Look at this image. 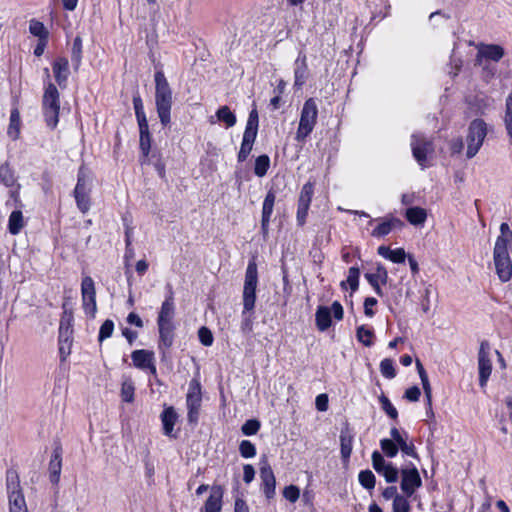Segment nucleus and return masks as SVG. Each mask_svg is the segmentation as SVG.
<instances>
[{
  "instance_id": "a18cd8bd",
  "label": "nucleus",
  "mask_w": 512,
  "mask_h": 512,
  "mask_svg": "<svg viewBox=\"0 0 512 512\" xmlns=\"http://www.w3.org/2000/svg\"><path fill=\"white\" fill-rule=\"evenodd\" d=\"M314 194V183L307 182L303 185L298 202L299 203H305V204H311L312 197Z\"/></svg>"
},
{
  "instance_id": "37998d69",
  "label": "nucleus",
  "mask_w": 512,
  "mask_h": 512,
  "mask_svg": "<svg viewBox=\"0 0 512 512\" xmlns=\"http://www.w3.org/2000/svg\"><path fill=\"white\" fill-rule=\"evenodd\" d=\"M0 182L6 187H12L15 183V177L7 163L0 164Z\"/></svg>"
},
{
  "instance_id": "13d9d810",
  "label": "nucleus",
  "mask_w": 512,
  "mask_h": 512,
  "mask_svg": "<svg viewBox=\"0 0 512 512\" xmlns=\"http://www.w3.org/2000/svg\"><path fill=\"white\" fill-rule=\"evenodd\" d=\"M393 512H409L410 504L405 496H396L393 500Z\"/></svg>"
},
{
  "instance_id": "c03bdc74",
  "label": "nucleus",
  "mask_w": 512,
  "mask_h": 512,
  "mask_svg": "<svg viewBox=\"0 0 512 512\" xmlns=\"http://www.w3.org/2000/svg\"><path fill=\"white\" fill-rule=\"evenodd\" d=\"M135 387L131 379L123 381L121 386V397L124 402L131 403L134 400Z\"/></svg>"
},
{
  "instance_id": "39448f33",
  "label": "nucleus",
  "mask_w": 512,
  "mask_h": 512,
  "mask_svg": "<svg viewBox=\"0 0 512 512\" xmlns=\"http://www.w3.org/2000/svg\"><path fill=\"white\" fill-rule=\"evenodd\" d=\"M258 270L255 261L248 263L243 288V315L255 307Z\"/></svg>"
},
{
  "instance_id": "2f4dec72",
  "label": "nucleus",
  "mask_w": 512,
  "mask_h": 512,
  "mask_svg": "<svg viewBox=\"0 0 512 512\" xmlns=\"http://www.w3.org/2000/svg\"><path fill=\"white\" fill-rule=\"evenodd\" d=\"M24 226L23 214L20 210H14L9 216L8 230L12 235H17Z\"/></svg>"
},
{
  "instance_id": "473e14b6",
  "label": "nucleus",
  "mask_w": 512,
  "mask_h": 512,
  "mask_svg": "<svg viewBox=\"0 0 512 512\" xmlns=\"http://www.w3.org/2000/svg\"><path fill=\"white\" fill-rule=\"evenodd\" d=\"M295 64H296V68L294 71V76H295L294 85L301 87L305 83L306 78H307L306 57L303 56L302 60H300V58H298L296 60Z\"/></svg>"
},
{
  "instance_id": "603ef678",
  "label": "nucleus",
  "mask_w": 512,
  "mask_h": 512,
  "mask_svg": "<svg viewBox=\"0 0 512 512\" xmlns=\"http://www.w3.org/2000/svg\"><path fill=\"white\" fill-rule=\"evenodd\" d=\"M260 422L256 419L247 420L241 427V431L246 436L255 435L260 429Z\"/></svg>"
},
{
  "instance_id": "774afa93",
  "label": "nucleus",
  "mask_w": 512,
  "mask_h": 512,
  "mask_svg": "<svg viewBox=\"0 0 512 512\" xmlns=\"http://www.w3.org/2000/svg\"><path fill=\"white\" fill-rule=\"evenodd\" d=\"M421 395V391L419 387L413 386L405 391V398L411 402H416L419 400Z\"/></svg>"
},
{
  "instance_id": "49530a36",
  "label": "nucleus",
  "mask_w": 512,
  "mask_h": 512,
  "mask_svg": "<svg viewBox=\"0 0 512 512\" xmlns=\"http://www.w3.org/2000/svg\"><path fill=\"white\" fill-rule=\"evenodd\" d=\"M133 106L138 124L147 122V118L143 109V102L139 94L133 96Z\"/></svg>"
},
{
  "instance_id": "4be33fe9",
  "label": "nucleus",
  "mask_w": 512,
  "mask_h": 512,
  "mask_svg": "<svg viewBox=\"0 0 512 512\" xmlns=\"http://www.w3.org/2000/svg\"><path fill=\"white\" fill-rule=\"evenodd\" d=\"M62 469V450L56 447L53 450L51 460L49 462V478L52 484H58Z\"/></svg>"
},
{
  "instance_id": "72a5a7b5",
  "label": "nucleus",
  "mask_w": 512,
  "mask_h": 512,
  "mask_svg": "<svg viewBox=\"0 0 512 512\" xmlns=\"http://www.w3.org/2000/svg\"><path fill=\"white\" fill-rule=\"evenodd\" d=\"M359 276L360 270L358 267H350L348 271V277L346 281H342L340 286L342 289H346V284L350 286L352 292H356L359 287Z\"/></svg>"
},
{
  "instance_id": "0e129e2a",
  "label": "nucleus",
  "mask_w": 512,
  "mask_h": 512,
  "mask_svg": "<svg viewBox=\"0 0 512 512\" xmlns=\"http://www.w3.org/2000/svg\"><path fill=\"white\" fill-rule=\"evenodd\" d=\"M388 259L394 263H403L406 259L405 250L403 248L391 250L390 257Z\"/></svg>"
},
{
  "instance_id": "aec40b11",
  "label": "nucleus",
  "mask_w": 512,
  "mask_h": 512,
  "mask_svg": "<svg viewBox=\"0 0 512 512\" xmlns=\"http://www.w3.org/2000/svg\"><path fill=\"white\" fill-rule=\"evenodd\" d=\"M53 73L60 88H66L67 79L70 74L68 60L64 57L57 58L53 63Z\"/></svg>"
},
{
  "instance_id": "3c124183",
  "label": "nucleus",
  "mask_w": 512,
  "mask_h": 512,
  "mask_svg": "<svg viewBox=\"0 0 512 512\" xmlns=\"http://www.w3.org/2000/svg\"><path fill=\"white\" fill-rule=\"evenodd\" d=\"M505 126L509 137L512 139V94L506 99Z\"/></svg>"
},
{
  "instance_id": "7ed1b4c3",
  "label": "nucleus",
  "mask_w": 512,
  "mask_h": 512,
  "mask_svg": "<svg viewBox=\"0 0 512 512\" xmlns=\"http://www.w3.org/2000/svg\"><path fill=\"white\" fill-rule=\"evenodd\" d=\"M318 117V106L314 98L307 99L302 107L298 129L296 132L295 140L297 142H304L305 139L312 133Z\"/></svg>"
},
{
  "instance_id": "ea45409f",
  "label": "nucleus",
  "mask_w": 512,
  "mask_h": 512,
  "mask_svg": "<svg viewBox=\"0 0 512 512\" xmlns=\"http://www.w3.org/2000/svg\"><path fill=\"white\" fill-rule=\"evenodd\" d=\"M275 199H276V195H275L274 191L269 190L264 201H263L262 218L271 219Z\"/></svg>"
},
{
  "instance_id": "4d7b16f0",
  "label": "nucleus",
  "mask_w": 512,
  "mask_h": 512,
  "mask_svg": "<svg viewBox=\"0 0 512 512\" xmlns=\"http://www.w3.org/2000/svg\"><path fill=\"white\" fill-rule=\"evenodd\" d=\"M73 315L71 312L64 310L59 326V332H73L72 328Z\"/></svg>"
},
{
  "instance_id": "5fc2aeb1",
  "label": "nucleus",
  "mask_w": 512,
  "mask_h": 512,
  "mask_svg": "<svg viewBox=\"0 0 512 512\" xmlns=\"http://www.w3.org/2000/svg\"><path fill=\"white\" fill-rule=\"evenodd\" d=\"M380 474L383 475L386 482L395 483L398 480L399 471L391 462H389Z\"/></svg>"
},
{
  "instance_id": "338daca9",
  "label": "nucleus",
  "mask_w": 512,
  "mask_h": 512,
  "mask_svg": "<svg viewBox=\"0 0 512 512\" xmlns=\"http://www.w3.org/2000/svg\"><path fill=\"white\" fill-rule=\"evenodd\" d=\"M252 147H253V144H249V143H245V142L241 143L240 151L238 153V161L239 162H244L247 159V157L249 156V154L252 150Z\"/></svg>"
},
{
  "instance_id": "f704fd0d",
  "label": "nucleus",
  "mask_w": 512,
  "mask_h": 512,
  "mask_svg": "<svg viewBox=\"0 0 512 512\" xmlns=\"http://www.w3.org/2000/svg\"><path fill=\"white\" fill-rule=\"evenodd\" d=\"M216 116L219 121L226 124L227 128L233 127L236 124V116L228 106H221L217 110Z\"/></svg>"
},
{
  "instance_id": "58836bf2",
  "label": "nucleus",
  "mask_w": 512,
  "mask_h": 512,
  "mask_svg": "<svg viewBox=\"0 0 512 512\" xmlns=\"http://www.w3.org/2000/svg\"><path fill=\"white\" fill-rule=\"evenodd\" d=\"M358 480L361 486L367 490H372L376 484L375 475L371 470H362L358 475Z\"/></svg>"
},
{
  "instance_id": "6ab92c4d",
  "label": "nucleus",
  "mask_w": 512,
  "mask_h": 512,
  "mask_svg": "<svg viewBox=\"0 0 512 512\" xmlns=\"http://www.w3.org/2000/svg\"><path fill=\"white\" fill-rule=\"evenodd\" d=\"M224 490L221 486H213L201 512H220Z\"/></svg>"
},
{
  "instance_id": "c85d7f7f",
  "label": "nucleus",
  "mask_w": 512,
  "mask_h": 512,
  "mask_svg": "<svg viewBox=\"0 0 512 512\" xmlns=\"http://www.w3.org/2000/svg\"><path fill=\"white\" fill-rule=\"evenodd\" d=\"M505 247L509 248L512 252V231L506 222L500 225V235L497 237L494 247Z\"/></svg>"
},
{
  "instance_id": "2eb2a0df",
  "label": "nucleus",
  "mask_w": 512,
  "mask_h": 512,
  "mask_svg": "<svg viewBox=\"0 0 512 512\" xmlns=\"http://www.w3.org/2000/svg\"><path fill=\"white\" fill-rule=\"evenodd\" d=\"M139 133H140V150L142 153V164H150L152 162V159L156 157L155 154H152L151 157H149L150 149H151V135L149 132V126L148 122L139 123Z\"/></svg>"
},
{
  "instance_id": "393cba45",
  "label": "nucleus",
  "mask_w": 512,
  "mask_h": 512,
  "mask_svg": "<svg viewBox=\"0 0 512 512\" xmlns=\"http://www.w3.org/2000/svg\"><path fill=\"white\" fill-rule=\"evenodd\" d=\"M201 385L197 380H192L189 384L188 393L186 396L187 407L197 408L201 406Z\"/></svg>"
},
{
  "instance_id": "423d86ee",
  "label": "nucleus",
  "mask_w": 512,
  "mask_h": 512,
  "mask_svg": "<svg viewBox=\"0 0 512 512\" xmlns=\"http://www.w3.org/2000/svg\"><path fill=\"white\" fill-rule=\"evenodd\" d=\"M487 135V125L482 119H474L468 128L467 158H473L481 148Z\"/></svg>"
},
{
  "instance_id": "e2e57ef3",
  "label": "nucleus",
  "mask_w": 512,
  "mask_h": 512,
  "mask_svg": "<svg viewBox=\"0 0 512 512\" xmlns=\"http://www.w3.org/2000/svg\"><path fill=\"white\" fill-rule=\"evenodd\" d=\"M309 207H310L309 204L298 202L296 219H297V224L299 226H303L305 224Z\"/></svg>"
},
{
  "instance_id": "bb28decb",
  "label": "nucleus",
  "mask_w": 512,
  "mask_h": 512,
  "mask_svg": "<svg viewBox=\"0 0 512 512\" xmlns=\"http://www.w3.org/2000/svg\"><path fill=\"white\" fill-rule=\"evenodd\" d=\"M315 321L318 330L326 331L332 324L331 310L326 306H318L315 313Z\"/></svg>"
},
{
  "instance_id": "79ce46f5",
  "label": "nucleus",
  "mask_w": 512,
  "mask_h": 512,
  "mask_svg": "<svg viewBox=\"0 0 512 512\" xmlns=\"http://www.w3.org/2000/svg\"><path fill=\"white\" fill-rule=\"evenodd\" d=\"M29 31L32 35L38 37L39 40H47L48 38V31L45 28L44 24L35 19L30 21Z\"/></svg>"
},
{
  "instance_id": "20e7f679",
  "label": "nucleus",
  "mask_w": 512,
  "mask_h": 512,
  "mask_svg": "<svg viewBox=\"0 0 512 512\" xmlns=\"http://www.w3.org/2000/svg\"><path fill=\"white\" fill-rule=\"evenodd\" d=\"M42 107L47 126L51 129L56 128L59 121L60 95L53 83H49L45 88Z\"/></svg>"
},
{
  "instance_id": "052dcab7",
  "label": "nucleus",
  "mask_w": 512,
  "mask_h": 512,
  "mask_svg": "<svg viewBox=\"0 0 512 512\" xmlns=\"http://www.w3.org/2000/svg\"><path fill=\"white\" fill-rule=\"evenodd\" d=\"M283 497L291 503H295L300 497V489L295 485L286 486L283 490Z\"/></svg>"
},
{
  "instance_id": "e433bc0d",
  "label": "nucleus",
  "mask_w": 512,
  "mask_h": 512,
  "mask_svg": "<svg viewBox=\"0 0 512 512\" xmlns=\"http://www.w3.org/2000/svg\"><path fill=\"white\" fill-rule=\"evenodd\" d=\"M269 167H270L269 156L266 154L260 155L255 160L254 173L258 177H263L266 175Z\"/></svg>"
},
{
  "instance_id": "7c9ffc66",
  "label": "nucleus",
  "mask_w": 512,
  "mask_h": 512,
  "mask_svg": "<svg viewBox=\"0 0 512 512\" xmlns=\"http://www.w3.org/2000/svg\"><path fill=\"white\" fill-rule=\"evenodd\" d=\"M406 219L412 225H421L426 221V210L421 207H410L405 213Z\"/></svg>"
},
{
  "instance_id": "412c9836",
  "label": "nucleus",
  "mask_w": 512,
  "mask_h": 512,
  "mask_svg": "<svg viewBox=\"0 0 512 512\" xmlns=\"http://www.w3.org/2000/svg\"><path fill=\"white\" fill-rule=\"evenodd\" d=\"M259 117L256 108H253L248 116L242 142L253 144L258 132Z\"/></svg>"
},
{
  "instance_id": "cd10ccee",
  "label": "nucleus",
  "mask_w": 512,
  "mask_h": 512,
  "mask_svg": "<svg viewBox=\"0 0 512 512\" xmlns=\"http://www.w3.org/2000/svg\"><path fill=\"white\" fill-rule=\"evenodd\" d=\"M353 435L348 427L342 429L340 434L341 456L344 460L350 458L352 453Z\"/></svg>"
},
{
  "instance_id": "a878e982",
  "label": "nucleus",
  "mask_w": 512,
  "mask_h": 512,
  "mask_svg": "<svg viewBox=\"0 0 512 512\" xmlns=\"http://www.w3.org/2000/svg\"><path fill=\"white\" fill-rule=\"evenodd\" d=\"M131 358L135 367L146 369L154 361V352L145 349L135 350L132 352Z\"/></svg>"
},
{
  "instance_id": "c9c22d12",
  "label": "nucleus",
  "mask_w": 512,
  "mask_h": 512,
  "mask_svg": "<svg viewBox=\"0 0 512 512\" xmlns=\"http://www.w3.org/2000/svg\"><path fill=\"white\" fill-rule=\"evenodd\" d=\"M82 59V38L80 36H76L73 41L72 50H71V61L75 70H77L81 64Z\"/></svg>"
},
{
  "instance_id": "f03ea898",
  "label": "nucleus",
  "mask_w": 512,
  "mask_h": 512,
  "mask_svg": "<svg viewBox=\"0 0 512 512\" xmlns=\"http://www.w3.org/2000/svg\"><path fill=\"white\" fill-rule=\"evenodd\" d=\"M6 489L10 512H28L18 472L13 468L6 471Z\"/></svg>"
},
{
  "instance_id": "dca6fc26",
  "label": "nucleus",
  "mask_w": 512,
  "mask_h": 512,
  "mask_svg": "<svg viewBox=\"0 0 512 512\" xmlns=\"http://www.w3.org/2000/svg\"><path fill=\"white\" fill-rule=\"evenodd\" d=\"M159 332L158 348L162 351L163 355L165 350L169 349L174 342L175 337V324L174 323H157Z\"/></svg>"
},
{
  "instance_id": "8fccbe9b",
  "label": "nucleus",
  "mask_w": 512,
  "mask_h": 512,
  "mask_svg": "<svg viewBox=\"0 0 512 512\" xmlns=\"http://www.w3.org/2000/svg\"><path fill=\"white\" fill-rule=\"evenodd\" d=\"M239 452L243 458H252L256 455V447L249 440H242L239 445Z\"/></svg>"
},
{
  "instance_id": "1a4fd4ad",
  "label": "nucleus",
  "mask_w": 512,
  "mask_h": 512,
  "mask_svg": "<svg viewBox=\"0 0 512 512\" xmlns=\"http://www.w3.org/2000/svg\"><path fill=\"white\" fill-rule=\"evenodd\" d=\"M89 193L90 188L88 179L80 171L78 174L77 184L74 189V197L77 207L82 213H87L90 209L91 202Z\"/></svg>"
},
{
  "instance_id": "9b49d317",
  "label": "nucleus",
  "mask_w": 512,
  "mask_h": 512,
  "mask_svg": "<svg viewBox=\"0 0 512 512\" xmlns=\"http://www.w3.org/2000/svg\"><path fill=\"white\" fill-rule=\"evenodd\" d=\"M81 292L85 312L94 317L97 310L96 292L94 281L91 277L86 276L83 278L81 283Z\"/></svg>"
},
{
  "instance_id": "09e8293b",
  "label": "nucleus",
  "mask_w": 512,
  "mask_h": 512,
  "mask_svg": "<svg viewBox=\"0 0 512 512\" xmlns=\"http://www.w3.org/2000/svg\"><path fill=\"white\" fill-rule=\"evenodd\" d=\"M381 374L387 379H393L396 376V371L393 361L389 358L383 359L380 363Z\"/></svg>"
},
{
  "instance_id": "a19ab883",
  "label": "nucleus",
  "mask_w": 512,
  "mask_h": 512,
  "mask_svg": "<svg viewBox=\"0 0 512 512\" xmlns=\"http://www.w3.org/2000/svg\"><path fill=\"white\" fill-rule=\"evenodd\" d=\"M356 336L359 342H361L364 346L370 347L373 344L374 332L371 329H367L364 325H361L357 328Z\"/></svg>"
},
{
  "instance_id": "4c0bfd02",
  "label": "nucleus",
  "mask_w": 512,
  "mask_h": 512,
  "mask_svg": "<svg viewBox=\"0 0 512 512\" xmlns=\"http://www.w3.org/2000/svg\"><path fill=\"white\" fill-rule=\"evenodd\" d=\"M20 131V114L17 109L11 111L8 135L17 139Z\"/></svg>"
},
{
  "instance_id": "4468645a",
  "label": "nucleus",
  "mask_w": 512,
  "mask_h": 512,
  "mask_svg": "<svg viewBox=\"0 0 512 512\" xmlns=\"http://www.w3.org/2000/svg\"><path fill=\"white\" fill-rule=\"evenodd\" d=\"M168 295L161 305L160 311L157 317V323H174L173 319L175 316V304H174V292L172 286L167 284Z\"/></svg>"
},
{
  "instance_id": "9d476101",
  "label": "nucleus",
  "mask_w": 512,
  "mask_h": 512,
  "mask_svg": "<svg viewBox=\"0 0 512 512\" xmlns=\"http://www.w3.org/2000/svg\"><path fill=\"white\" fill-rule=\"evenodd\" d=\"M490 345L484 340L480 344L478 352L479 385L485 387L491 375L492 364L489 358Z\"/></svg>"
},
{
  "instance_id": "680f3d73",
  "label": "nucleus",
  "mask_w": 512,
  "mask_h": 512,
  "mask_svg": "<svg viewBox=\"0 0 512 512\" xmlns=\"http://www.w3.org/2000/svg\"><path fill=\"white\" fill-rule=\"evenodd\" d=\"M372 465L376 472L380 474L386 468L388 463H386L380 452L374 451L372 453Z\"/></svg>"
},
{
  "instance_id": "c756f323",
  "label": "nucleus",
  "mask_w": 512,
  "mask_h": 512,
  "mask_svg": "<svg viewBox=\"0 0 512 512\" xmlns=\"http://www.w3.org/2000/svg\"><path fill=\"white\" fill-rule=\"evenodd\" d=\"M73 332H59V353L61 359L64 361L66 357L71 353Z\"/></svg>"
},
{
  "instance_id": "f8f14e48",
  "label": "nucleus",
  "mask_w": 512,
  "mask_h": 512,
  "mask_svg": "<svg viewBox=\"0 0 512 512\" xmlns=\"http://www.w3.org/2000/svg\"><path fill=\"white\" fill-rule=\"evenodd\" d=\"M422 480L416 467L401 470V490L406 497H411L421 487Z\"/></svg>"
},
{
  "instance_id": "de8ad7c7",
  "label": "nucleus",
  "mask_w": 512,
  "mask_h": 512,
  "mask_svg": "<svg viewBox=\"0 0 512 512\" xmlns=\"http://www.w3.org/2000/svg\"><path fill=\"white\" fill-rule=\"evenodd\" d=\"M380 446L383 453L389 458L395 457L398 453V446L394 443L393 440L386 438L382 439L380 441Z\"/></svg>"
},
{
  "instance_id": "f3484780",
  "label": "nucleus",
  "mask_w": 512,
  "mask_h": 512,
  "mask_svg": "<svg viewBox=\"0 0 512 512\" xmlns=\"http://www.w3.org/2000/svg\"><path fill=\"white\" fill-rule=\"evenodd\" d=\"M504 56V49L495 44L482 46L476 56V65H483V61L498 62Z\"/></svg>"
},
{
  "instance_id": "b1692460",
  "label": "nucleus",
  "mask_w": 512,
  "mask_h": 512,
  "mask_svg": "<svg viewBox=\"0 0 512 512\" xmlns=\"http://www.w3.org/2000/svg\"><path fill=\"white\" fill-rule=\"evenodd\" d=\"M177 418V413L172 406L165 408L161 413L163 431L166 436L176 437L175 435H173V428L177 421Z\"/></svg>"
},
{
  "instance_id": "ddd939ff",
  "label": "nucleus",
  "mask_w": 512,
  "mask_h": 512,
  "mask_svg": "<svg viewBox=\"0 0 512 512\" xmlns=\"http://www.w3.org/2000/svg\"><path fill=\"white\" fill-rule=\"evenodd\" d=\"M261 489L267 499H272L275 496L276 479L271 466L264 462L260 468Z\"/></svg>"
},
{
  "instance_id": "a211bd4d",
  "label": "nucleus",
  "mask_w": 512,
  "mask_h": 512,
  "mask_svg": "<svg viewBox=\"0 0 512 512\" xmlns=\"http://www.w3.org/2000/svg\"><path fill=\"white\" fill-rule=\"evenodd\" d=\"M365 278L368 281V283L373 287L375 293L380 297L383 296V290L380 287V283L384 285L387 283V269L382 264H378L375 269V272L366 273Z\"/></svg>"
},
{
  "instance_id": "69168bd1",
  "label": "nucleus",
  "mask_w": 512,
  "mask_h": 512,
  "mask_svg": "<svg viewBox=\"0 0 512 512\" xmlns=\"http://www.w3.org/2000/svg\"><path fill=\"white\" fill-rule=\"evenodd\" d=\"M378 301L374 297H367L364 300V313L368 317L374 316L375 312L372 310V307L377 305Z\"/></svg>"
},
{
  "instance_id": "0eeeda50",
  "label": "nucleus",
  "mask_w": 512,
  "mask_h": 512,
  "mask_svg": "<svg viewBox=\"0 0 512 512\" xmlns=\"http://www.w3.org/2000/svg\"><path fill=\"white\" fill-rule=\"evenodd\" d=\"M411 149L417 163L425 168L428 156L434 152L432 141L421 133H414L411 136Z\"/></svg>"
},
{
  "instance_id": "6e6552de",
  "label": "nucleus",
  "mask_w": 512,
  "mask_h": 512,
  "mask_svg": "<svg viewBox=\"0 0 512 512\" xmlns=\"http://www.w3.org/2000/svg\"><path fill=\"white\" fill-rule=\"evenodd\" d=\"M509 248L494 247L493 261L496 273L502 282H507L512 277V261L509 256Z\"/></svg>"
},
{
  "instance_id": "f257e3e1",
  "label": "nucleus",
  "mask_w": 512,
  "mask_h": 512,
  "mask_svg": "<svg viewBox=\"0 0 512 512\" xmlns=\"http://www.w3.org/2000/svg\"><path fill=\"white\" fill-rule=\"evenodd\" d=\"M155 104L160 122L163 126L170 123L172 107V90L162 70L155 73Z\"/></svg>"
},
{
  "instance_id": "5701e85b",
  "label": "nucleus",
  "mask_w": 512,
  "mask_h": 512,
  "mask_svg": "<svg viewBox=\"0 0 512 512\" xmlns=\"http://www.w3.org/2000/svg\"><path fill=\"white\" fill-rule=\"evenodd\" d=\"M404 223L402 220L391 217L383 222H381L377 227H375L371 233L373 237H383L388 235L395 228H402Z\"/></svg>"
},
{
  "instance_id": "6e6d98bb",
  "label": "nucleus",
  "mask_w": 512,
  "mask_h": 512,
  "mask_svg": "<svg viewBox=\"0 0 512 512\" xmlns=\"http://www.w3.org/2000/svg\"><path fill=\"white\" fill-rule=\"evenodd\" d=\"M379 401L381 403V406H382V409L385 411V413L392 419H397L398 417V412L396 410V408L392 405V403L390 402V400L384 395L382 394L380 397H379Z\"/></svg>"
},
{
  "instance_id": "864d4df0",
  "label": "nucleus",
  "mask_w": 512,
  "mask_h": 512,
  "mask_svg": "<svg viewBox=\"0 0 512 512\" xmlns=\"http://www.w3.org/2000/svg\"><path fill=\"white\" fill-rule=\"evenodd\" d=\"M113 330H114V322L110 319L105 320L99 330V335H98L99 342H102L105 339L111 337Z\"/></svg>"
},
{
  "instance_id": "bf43d9fd",
  "label": "nucleus",
  "mask_w": 512,
  "mask_h": 512,
  "mask_svg": "<svg viewBox=\"0 0 512 512\" xmlns=\"http://www.w3.org/2000/svg\"><path fill=\"white\" fill-rule=\"evenodd\" d=\"M198 337L202 345L209 347L213 344L214 338L211 330L205 326H202L198 330Z\"/></svg>"
}]
</instances>
